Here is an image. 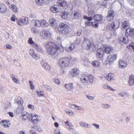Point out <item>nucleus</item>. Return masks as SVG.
<instances>
[{
  "label": "nucleus",
  "instance_id": "1a4fd4ad",
  "mask_svg": "<svg viewBox=\"0 0 134 134\" xmlns=\"http://www.w3.org/2000/svg\"><path fill=\"white\" fill-rule=\"evenodd\" d=\"M83 45L84 46H86V49H88L91 48L92 46H94V45L93 43L91 42L88 40H84L83 43Z\"/></svg>",
  "mask_w": 134,
  "mask_h": 134
},
{
  "label": "nucleus",
  "instance_id": "7c9ffc66",
  "mask_svg": "<svg viewBox=\"0 0 134 134\" xmlns=\"http://www.w3.org/2000/svg\"><path fill=\"white\" fill-rule=\"evenodd\" d=\"M10 9L13 10L15 13H18V7L14 4H12L10 6Z\"/></svg>",
  "mask_w": 134,
  "mask_h": 134
},
{
  "label": "nucleus",
  "instance_id": "f3484780",
  "mask_svg": "<svg viewBox=\"0 0 134 134\" xmlns=\"http://www.w3.org/2000/svg\"><path fill=\"white\" fill-rule=\"evenodd\" d=\"M34 50V49H31L29 51L30 54L33 58L36 59H38L39 58L38 55L35 53Z\"/></svg>",
  "mask_w": 134,
  "mask_h": 134
},
{
  "label": "nucleus",
  "instance_id": "58836bf2",
  "mask_svg": "<svg viewBox=\"0 0 134 134\" xmlns=\"http://www.w3.org/2000/svg\"><path fill=\"white\" fill-rule=\"evenodd\" d=\"M100 64V62L99 60L94 61L92 63V64L93 66L94 67H97Z\"/></svg>",
  "mask_w": 134,
  "mask_h": 134
},
{
  "label": "nucleus",
  "instance_id": "603ef678",
  "mask_svg": "<svg viewBox=\"0 0 134 134\" xmlns=\"http://www.w3.org/2000/svg\"><path fill=\"white\" fill-rule=\"evenodd\" d=\"M110 105L108 104H103L102 107L104 109H108L110 107Z\"/></svg>",
  "mask_w": 134,
  "mask_h": 134
},
{
  "label": "nucleus",
  "instance_id": "72a5a7b5",
  "mask_svg": "<svg viewBox=\"0 0 134 134\" xmlns=\"http://www.w3.org/2000/svg\"><path fill=\"white\" fill-rule=\"evenodd\" d=\"M43 67L45 69L48 70H49L50 69V67L47 63H46L43 61L41 63Z\"/></svg>",
  "mask_w": 134,
  "mask_h": 134
},
{
  "label": "nucleus",
  "instance_id": "6e6d98bb",
  "mask_svg": "<svg viewBox=\"0 0 134 134\" xmlns=\"http://www.w3.org/2000/svg\"><path fill=\"white\" fill-rule=\"evenodd\" d=\"M65 123V124L69 127H71L72 125V124L71 123L69 122L68 121H67L66 122H64Z\"/></svg>",
  "mask_w": 134,
  "mask_h": 134
},
{
  "label": "nucleus",
  "instance_id": "412c9836",
  "mask_svg": "<svg viewBox=\"0 0 134 134\" xmlns=\"http://www.w3.org/2000/svg\"><path fill=\"white\" fill-rule=\"evenodd\" d=\"M79 70L76 68L73 69L71 72V76L72 77L76 76L78 75L79 73Z\"/></svg>",
  "mask_w": 134,
  "mask_h": 134
},
{
  "label": "nucleus",
  "instance_id": "39448f33",
  "mask_svg": "<svg viewBox=\"0 0 134 134\" xmlns=\"http://www.w3.org/2000/svg\"><path fill=\"white\" fill-rule=\"evenodd\" d=\"M49 32L44 30H42L40 33V36L41 38L44 39H47L51 36Z\"/></svg>",
  "mask_w": 134,
  "mask_h": 134
},
{
  "label": "nucleus",
  "instance_id": "0e129e2a",
  "mask_svg": "<svg viewBox=\"0 0 134 134\" xmlns=\"http://www.w3.org/2000/svg\"><path fill=\"white\" fill-rule=\"evenodd\" d=\"M83 109V107L81 106H77L76 108V110H81Z\"/></svg>",
  "mask_w": 134,
  "mask_h": 134
},
{
  "label": "nucleus",
  "instance_id": "cd10ccee",
  "mask_svg": "<svg viewBox=\"0 0 134 134\" xmlns=\"http://www.w3.org/2000/svg\"><path fill=\"white\" fill-rule=\"evenodd\" d=\"M129 83L131 86H132L134 84V76L132 75L130 76Z\"/></svg>",
  "mask_w": 134,
  "mask_h": 134
},
{
  "label": "nucleus",
  "instance_id": "7ed1b4c3",
  "mask_svg": "<svg viewBox=\"0 0 134 134\" xmlns=\"http://www.w3.org/2000/svg\"><path fill=\"white\" fill-rule=\"evenodd\" d=\"M94 77L92 75H89L85 74L82 75V77L80 78V80L82 83L84 84L92 83L93 82Z\"/></svg>",
  "mask_w": 134,
  "mask_h": 134
},
{
  "label": "nucleus",
  "instance_id": "c03bdc74",
  "mask_svg": "<svg viewBox=\"0 0 134 134\" xmlns=\"http://www.w3.org/2000/svg\"><path fill=\"white\" fill-rule=\"evenodd\" d=\"M37 93L38 96L39 97L42 96L45 97L46 96L45 95L43 94V91H37Z\"/></svg>",
  "mask_w": 134,
  "mask_h": 134
},
{
  "label": "nucleus",
  "instance_id": "9b49d317",
  "mask_svg": "<svg viewBox=\"0 0 134 134\" xmlns=\"http://www.w3.org/2000/svg\"><path fill=\"white\" fill-rule=\"evenodd\" d=\"M104 51L102 48H100L97 51L96 56L99 58L101 59L103 57Z\"/></svg>",
  "mask_w": 134,
  "mask_h": 134
},
{
  "label": "nucleus",
  "instance_id": "aec40b11",
  "mask_svg": "<svg viewBox=\"0 0 134 134\" xmlns=\"http://www.w3.org/2000/svg\"><path fill=\"white\" fill-rule=\"evenodd\" d=\"M115 61V60L110 56V58H109V57H108L106 60V64H105L106 65L112 64Z\"/></svg>",
  "mask_w": 134,
  "mask_h": 134
},
{
  "label": "nucleus",
  "instance_id": "338daca9",
  "mask_svg": "<svg viewBox=\"0 0 134 134\" xmlns=\"http://www.w3.org/2000/svg\"><path fill=\"white\" fill-rule=\"evenodd\" d=\"M28 107L29 108L31 109L32 110H33L34 109V106L31 104L28 105Z\"/></svg>",
  "mask_w": 134,
  "mask_h": 134
},
{
  "label": "nucleus",
  "instance_id": "f257e3e1",
  "mask_svg": "<svg viewBox=\"0 0 134 134\" xmlns=\"http://www.w3.org/2000/svg\"><path fill=\"white\" fill-rule=\"evenodd\" d=\"M45 47L48 53L51 55H53L56 53L57 49L56 45L51 42H48Z\"/></svg>",
  "mask_w": 134,
  "mask_h": 134
},
{
  "label": "nucleus",
  "instance_id": "4d7b16f0",
  "mask_svg": "<svg viewBox=\"0 0 134 134\" xmlns=\"http://www.w3.org/2000/svg\"><path fill=\"white\" fill-rule=\"evenodd\" d=\"M30 17L32 19H35L36 17V15L35 13H32L30 15Z\"/></svg>",
  "mask_w": 134,
  "mask_h": 134
},
{
  "label": "nucleus",
  "instance_id": "a19ab883",
  "mask_svg": "<svg viewBox=\"0 0 134 134\" xmlns=\"http://www.w3.org/2000/svg\"><path fill=\"white\" fill-rule=\"evenodd\" d=\"M129 25L128 21H125L123 22L122 24V27L124 28H125Z\"/></svg>",
  "mask_w": 134,
  "mask_h": 134
},
{
  "label": "nucleus",
  "instance_id": "6ab92c4d",
  "mask_svg": "<svg viewBox=\"0 0 134 134\" xmlns=\"http://www.w3.org/2000/svg\"><path fill=\"white\" fill-rule=\"evenodd\" d=\"M115 61V60L110 56V58H109V57H108L106 60V64H105L106 65L112 64Z\"/></svg>",
  "mask_w": 134,
  "mask_h": 134
},
{
  "label": "nucleus",
  "instance_id": "c9c22d12",
  "mask_svg": "<svg viewBox=\"0 0 134 134\" xmlns=\"http://www.w3.org/2000/svg\"><path fill=\"white\" fill-rule=\"evenodd\" d=\"M20 21H22L23 25H24L27 24L29 22L28 19L24 17H23L21 18Z\"/></svg>",
  "mask_w": 134,
  "mask_h": 134
},
{
  "label": "nucleus",
  "instance_id": "8fccbe9b",
  "mask_svg": "<svg viewBox=\"0 0 134 134\" xmlns=\"http://www.w3.org/2000/svg\"><path fill=\"white\" fill-rule=\"evenodd\" d=\"M119 95L121 97L125 98L126 97L127 94L125 92H121L119 93Z\"/></svg>",
  "mask_w": 134,
  "mask_h": 134
},
{
  "label": "nucleus",
  "instance_id": "de8ad7c7",
  "mask_svg": "<svg viewBox=\"0 0 134 134\" xmlns=\"http://www.w3.org/2000/svg\"><path fill=\"white\" fill-rule=\"evenodd\" d=\"M42 21V25L41 26L46 27L48 25V24L46 22V21L44 20H41Z\"/></svg>",
  "mask_w": 134,
  "mask_h": 134
},
{
  "label": "nucleus",
  "instance_id": "ddd939ff",
  "mask_svg": "<svg viewBox=\"0 0 134 134\" xmlns=\"http://www.w3.org/2000/svg\"><path fill=\"white\" fill-rule=\"evenodd\" d=\"M7 10L6 6L4 4H0V13L3 14L5 13Z\"/></svg>",
  "mask_w": 134,
  "mask_h": 134
},
{
  "label": "nucleus",
  "instance_id": "423d86ee",
  "mask_svg": "<svg viewBox=\"0 0 134 134\" xmlns=\"http://www.w3.org/2000/svg\"><path fill=\"white\" fill-rule=\"evenodd\" d=\"M134 32V29L131 27L127 28L126 31L125 36L129 37V39H131V37H133V35Z\"/></svg>",
  "mask_w": 134,
  "mask_h": 134
},
{
  "label": "nucleus",
  "instance_id": "9d476101",
  "mask_svg": "<svg viewBox=\"0 0 134 134\" xmlns=\"http://www.w3.org/2000/svg\"><path fill=\"white\" fill-rule=\"evenodd\" d=\"M105 78L109 82H111L115 80L114 75L112 73L107 74L105 76Z\"/></svg>",
  "mask_w": 134,
  "mask_h": 134
},
{
  "label": "nucleus",
  "instance_id": "4c0bfd02",
  "mask_svg": "<svg viewBox=\"0 0 134 134\" xmlns=\"http://www.w3.org/2000/svg\"><path fill=\"white\" fill-rule=\"evenodd\" d=\"M28 43L30 44L33 45L32 46L34 47L37 44L36 42H34L32 40V39L31 37L29 38L28 41Z\"/></svg>",
  "mask_w": 134,
  "mask_h": 134
},
{
  "label": "nucleus",
  "instance_id": "bb28decb",
  "mask_svg": "<svg viewBox=\"0 0 134 134\" xmlns=\"http://www.w3.org/2000/svg\"><path fill=\"white\" fill-rule=\"evenodd\" d=\"M33 22L34 25L37 27H40L42 25L41 20H33Z\"/></svg>",
  "mask_w": 134,
  "mask_h": 134
},
{
  "label": "nucleus",
  "instance_id": "f03ea898",
  "mask_svg": "<svg viewBox=\"0 0 134 134\" xmlns=\"http://www.w3.org/2000/svg\"><path fill=\"white\" fill-rule=\"evenodd\" d=\"M59 32L63 35H67L69 32V26L63 23H60L58 27Z\"/></svg>",
  "mask_w": 134,
  "mask_h": 134
},
{
  "label": "nucleus",
  "instance_id": "5701e85b",
  "mask_svg": "<svg viewBox=\"0 0 134 134\" xmlns=\"http://www.w3.org/2000/svg\"><path fill=\"white\" fill-rule=\"evenodd\" d=\"M22 116L23 118V119L26 120L29 119L31 116V115H30L29 113L25 112L22 114Z\"/></svg>",
  "mask_w": 134,
  "mask_h": 134
},
{
  "label": "nucleus",
  "instance_id": "b1692460",
  "mask_svg": "<svg viewBox=\"0 0 134 134\" xmlns=\"http://www.w3.org/2000/svg\"><path fill=\"white\" fill-rule=\"evenodd\" d=\"M64 87L67 89L69 90H72L74 89L73 85L71 83L65 84Z\"/></svg>",
  "mask_w": 134,
  "mask_h": 134
},
{
  "label": "nucleus",
  "instance_id": "bf43d9fd",
  "mask_svg": "<svg viewBox=\"0 0 134 134\" xmlns=\"http://www.w3.org/2000/svg\"><path fill=\"white\" fill-rule=\"evenodd\" d=\"M110 57L115 60L117 58V55L116 54H115L113 55L110 56Z\"/></svg>",
  "mask_w": 134,
  "mask_h": 134
},
{
  "label": "nucleus",
  "instance_id": "f8f14e48",
  "mask_svg": "<svg viewBox=\"0 0 134 134\" xmlns=\"http://www.w3.org/2000/svg\"><path fill=\"white\" fill-rule=\"evenodd\" d=\"M31 116L32 117L31 121L32 122L36 123L39 121V116L35 114H31Z\"/></svg>",
  "mask_w": 134,
  "mask_h": 134
},
{
  "label": "nucleus",
  "instance_id": "6e6552de",
  "mask_svg": "<svg viewBox=\"0 0 134 134\" xmlns=\"http://www.w3.org/2000/svg\"><path fill=\"white\" fill-rule=\"evenodd\" d=\"M119 23L118 20H115L110 24L109 27L111 29L115 30L119 26Z\"/></svg>",
  "mask_w": 134,
  "mask_h": 134
},
{
  "label": "nucleus",
  "instance_id": "774afa93",
  "mask_svg": "<svg viewBox=\"0 0 134 134\" xmlns=\"http://www.w3.org/2000/svg\"><path fill=\"white\" fill-rule=\"evenodd\" d=\"M130 117L129 116H127L126 118V123H128L130 121Z\"/></svg>",
  "mask_w": 134,
  "mask_h": 134
},
{
  "label": "nucleus",
  "instance_id": "864d4df0",
  "mask_svg": "<svg viewBox=\"0 0 134 134\" xmlns=\"http://www.w3.org/2000/svg\"><path fill=\"white\" fill-rule=\"evenodd\" d=\"M77 105L74 104H70V107L72 109L76 110V108Z\"/></svg>",
  "mask_w": 134,
  "mask_h": 134
},
{
  "label": "nucleus",
  "instance_id": "2f4dec72",
  "mask_svg": "<svg viewBox=\"0 0 134 134\" xmlns=\"http://www.w3.org/2000/svg\"><path fill=\"white\" fill-rule=\"evenodd\" d=\"M81 17V14L79 12L76 11L74 13L73 17L74 19H78Z\"/></svg>",
  "mask_w": 134,
  "mask_h": 134
},
{
  "label": "nucleus",
  "instance_id": "a211bd4d",
  "mask_svg": "<svg viewBox=\"0 0 134 134\" xmlns=\"http://www.w3.org/2000/svg\"><path fill=\"white\" fill-rule=\"evenodd\" d=\"M114 12L112 11H109L107 16V19L108 21H110L113 19L114 16Z\"/></svg>",
  "mask_w": 134,
  "mask_h": 134
},
{
  "label": "nucleus",
  "instance_id": "dca6fc26",
  "mask_svg": "<svg viewBox=\"0 0 134 134\" xmlns=\"http://www.w3.org/2000/svg\"><path fill=\"white\" fill-rule=\"evenodd\" d=\"M76 47V45L75 43H71L70 46L68 47H65V49L68 52L71 51Z\"/></svg>",
  "mask_w": 134,
  "mask_h": 134
},
{
  "label": "nucleus",
  "instance_id": "20e7f679",
  "mask_svg": "<svg viewBox=\"0 0 134 134\" xmlns=\"http://www.w3.org/2000/svg\"><path fill=\"white\" fill-rule=\"evenodd\" d=\"M69 64V59L68 58H62L59 61V64L61 68L68 67Z\"/></svg>",
  "mask_w": 134,
  "mask_h": 134
},
{
  "label": "nucleus",
  "instance_id": "f704fd0d",
  "mask_svg": "<svg viewBox=\"0 0 134 134\" xmlns=\"http://www.w3.org/2000/svg\"><path fill=\"white\" fill-rule=\"evenodd\" d=\"M11 78H12L13 81L16 84H19L20 82V81L16 78L15 76L13 75H11Z\"/></svg>",
  "mask_w": 134,
  "mask_h": 134
},
{
  "label": "nucleus",
  "instance_id": "473e14b6",
  "mask_svg": "<svg viewBox=\"0 0 134 134\" xmlns=\"http://www.w3.org/2000/svg\"><path fill=\"white\" fill-rule=\"evenodd\" d=\"M103 87L105 89H108L110 90L113 91H115L116 90L114 88H113L110 86H109L107 84H105L103 85Z\"/></svg>",
  "mask_w": 134,
  "mask_h": 134
},
{
  "label": "nucleus",
  "instance_id": "09e8293b",
  "mask_svg": "<svg viewBox=\"0 0 134 134\" xmlns=\"http://www.w3.org/2000/svg\"><path fill=\"white\" fill-rule=\"evenodd\" d=\"M81 40L80 38H77L75 40V41L73 42L75 44L76 46L78 44H80L81 42Z\"/></svg>",
  "mask_w": 134,
  "mask_h": 134
},
{
  "label": "nucleus",
  "instance_id": "680f3d73",
  "mask_svg": "<svg viewBox=\"0 0 134 134\" xmlns=\"http://www.w3.org/2000/svg\"><path fill=\"white\" fill-rule=\"evenodd\" d=\"M82 30L81 29H79L77 32V35L78 36H79L81 34Z\"/></svg>",
  "mask_w": 134,
  "mask_h": 134
},
{
  "label": "nucleus",
  "instance_id": "c85d7f7f",
  "mask_svg": "<svg viewBox=\"0 0 134 134\" xmlns=\"http://www.w3.org/2000/svg\"><path fill=\"white\" fill-rule=\"evenodd\" d=\"M36 50L38 52L41 53H42L43 52V51L42 47L37 44H36L34 47Z\"/></svg>",
  "mask_w": 134,
  "mask_h": 134
},
{
  "label": "nucleus",
  "instance_id": "052dcab7",
  "mask_svg": "<svg viewBox=\"0 0 134 134\" xmlns=\"http://www.w3.org/2000/svg\"><path fill=\"white\" fill-rule=\"evenodd\" d=\"M65 111L68 114L70 115H71L73 114V113L71 111L65 110Z\"/></svg>",
  "mask_w": 134,
  "mask_h": 134
},
{
  "label": "nucleus",
  "instance_id": "393cba45",
  "mask_svg": "<svg viewBox=\"0 0 134 134\" xmlns=\"http://www.w3.org/2000/svg\"><path fill=\"white\" fill-rule=\"evenodd\" d=\"M57 3L58 5L62 7L66 5V3L65 0H58Z\"/></svg>",
  "mask_w": 134,
  "mask_h": 134
},
{
  "label": "nucleus",
  "instance_id": "e2e57ef3",
  "mask_svg": "<svg viewBox=\"0 0 134 134\" xmlns=\"http://www.w3.org/2000/svg\"><path fill=\"white\" fill-rule=\"evenodd\" d=\"M16 19V16L14 14H13L11 18V20L13 21H15V20Z\"/></svg>",
  "mask_w": 134,
  "mask_h": 134
},
{
  "label": "nucleus",
  "instance_id": "c756f323",
  "mask_svg": "<svg viewBox=\"0 0 134 134\" xmlns=\"http://www.w3.org/2000/svg\"><path fill=\"white\" fill-rule=\"evenodd\" d=\"M58 6L57 5H54L50 8L51 11L54 13H56L59 11Z\"/></svg>",
  "mask_w": 134,
  "mask_h": 134
},
{
  "label": "nucleus",
  "instance_id": "4468645a",
  "mask_svg": "<svg viewBox=\"0 0 134 134\" xmlns=\"http://www.w3.org/2000/svg\"><path fill=\"white\" fill-rule=\"evenodd\" d=\"M113 50V48L112 47L106 46L104 48V52L107 54H110L112 52Z\"/></svg>",
  "mask_w": 134,
  "mask_h": 134
},
{
  "label": "nucleus",
  "instance_id": "13d9d810",
  "mask_svg": "<svg viewBox=\"0 0 134 134\" xmlns=\"http://www.w3.org/2000/svg\"><path fill=\"white\" fill-rule=\"evenodd\" d=\"M92 125L95 127L97 129H98L99 128V125L98 124L93 123L92 124Z\"/></svg>",
  "mask_w": 134,
  "mask_h": 134
},
{
  "label": "nucleus",
  "instance_id": "ea45409f",
  "mask_svg": "<svg viewBox=\"0 0 134 134\" xmlns=\"http://www.w3.org/2000/svg\"><path fill=\"white\" fill-rule=\"evenodd\" d=\"M16 102L18 104L22 105L23 103V101L20 97H18L15 99Z\"/></svg>",
  "mask_w": 134,
  "mask_h": 134
},
{
  "label": "nucleus",
  "instance_id": "a18cd8bd",
  "mask_svg": "<svg viewBox=\"0 0 134 134\" xmlns=\"http://www.w3.org/2000/svg\"><path fill=\"white\" fill-rule=\"evenodd\" d=\"M55 20L53 18L50 19L49 20V22L51 24V26H53L55 25Z\"/></svg>",
  "mask_w": 134,
  "mask_h": 134
},
{
  "label": "nucleus",
  "instance_id": "0eeeda50",
  "mask_svg": "<svg viewBox=\"0 0 134 134\" xmlns=\"http://www.w3.org/2000/svg\"><path fill=\"white\" fill-rule=\"evenodd\" d=\"M118 39L120 41L126 44L128 43L129 41H131L132 40V38L131 37V39H130L129 37L126 36V37H124L121 35L119 37Z\"/></svg>",
  "mask_w": 134,
  "mask_h": 134
},
{
  "label": "nucleus",
  "instance_id": "5fc2aeb1",
  "mask_svg": "<svg viewBox=\"0 0 134 134\" xmlns=\"http://www.w3.org/2000/svg\"><path fill=\"white\" fill-rule=\"evenodd\" d=\"M54 81L56 84H57L59 85L60 84V82L59 80L58 79H55Z\"/></svg>",
  "mask_w": 134,
  "mask_h": 134
},
{
  "label": "nucleus",
  "instance_id": "49530a36",
  "mask_svg": "<svg viewBox=\"0 0 134 134\" xmlns=\"http://www.w3.org/2000/svg\"><path fill=\"white\" fill-rule=\"evenodd\" d=\"M127 47L128 49H131V48L133 49L134 52V43L131 42L130 45L128 46Z\"/></svg>",
  "mask_w": 134,
  "mask_h": 134
},
{
  "label": "nucleus",
  "instance_id": "69168bd1",
  "mask_svg": "<svg viewBox=\"0 0 134 134\" xmlns=\"http://www.w3.org/2000/svg\"><path fill=\"white\" fill-rule=\"evenodd\" d=\"M84 18L85 19H87L88 21H91L92 20V19L91 18L87 17L85 16H84Z\"/></svg>",
  "mask_w": 134,
  "mask_h": 134
},
{
  "label": "nucleus",
  "instance_id": "2eb2a0df",
  "mask_svg": "<svg viewBox=\"0 0 134 134\" xmlns=\"http://www.w3.org/2000/svg\"><path fill=\"white\" fill-rule=\"evenodd\" d=\"M24 108L22 105H20L15 110V113L17 114L22 113L24 111Z\"/></svg>",
  "mask_w": 134,
  "mask_h": 134
},
{
  "label": "nucleus",
  "instance_id": "37998d69",
  "mask_svg": "<svg viewBox=\"0 0 134 134\" xmlns=\"http://www.w3.org/2000/svg\"><path fill=\"white\" fill-rule=\"evenodd\" d=\"M42 87L43 88H44L47 90H48L49 91H51L52 90V88L48 86L43 85L42 86Z\"/></svg>",
  "mask_w": 134,
  "mask_h": 134
},
{
  "label": "nucleus",
  "instance_id": "a878e982",
  "mask_svg": "<svg viewBox=\"0 0 134 134\" xmlns=\"http://www.w3.org/2000/svg\"><path fill=\"white\" fill-rule=\"evenodd\" d=\"M94 19L96 21H101L103 19V16L100 15L96 14L93 16Z\"/></svg>",
  "mask_w": 134,
  "mask_h": 134
},
{
  "label": "nucleus",
  "instance_id": "4be33fe9",
  "mask_svg": "<svg viewBox=\"0 0 134 134\" xmlns=\"http://www.w3.org/2000/svg\"><path fill=\"white\" fill-rule=\"evenodd\" d=\"M119 67L122 68H124L127 66V62L123 60L119 61Z\"/></svg>",
  "mask_w": 134,
  "mask_h": 134
},
{
  "label": "nucleus",
  "instance_id": "79ce46f5",
  "mask_svg": "<svg viewBox=\"0 0 134 134\" xmlns=\"http://www.w3.org/2000/svg\"><path fill=\"white\" fill-rule=\"evenodd\" d=\"M45 0H35L36 4L38 5H42L44 2Z\"/></svg>",
  "mask_w": 134,
  "mask_h": 134
},
{
  "label": "nucleus",
  "instance_id": "e433bc0d",
  "mask_svg": "<svg viewBox=\"0 0 134 134\" xmlns=\"http://www.w3.org/2000/svg\"><path fill=\"white\" fill-rule=\"evenodd\" d=\"M31 31L35 35H38L39 32V30L36 27H32L31 28Z\"/></svg>",
  "mask_w": 134,
  "mask_h": 134
},
{
  "label": "nucleus",
  "instance_id": "3c124183",
  "mask_svg": "<svg viewBox=\"0 0 134 134\" xmlns=\"http://www.w3.org/2000/svg\"><path fill=\"white\" fill-rule=\"evenodd\" d=\"M68 12H64L62 16V18L64 19H66L68 17Z\"/></svg>",
  "mask_w": 134,
  "mask_h": 134
}]
</instances>
